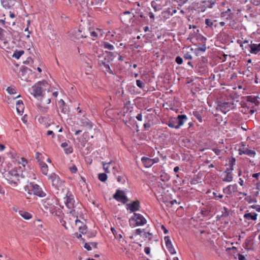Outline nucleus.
<instances>
[{"label": "nucleus", "mask_w": 260, "mask_h": 260, "mask_svg": "<svg viewBox=\"0 0 260 260\" xmlns=\"http://www.w3.org/2000/svg\"><path fill=\"white\" fill-rule=\"evenodd\" d=\"M3 176L8 183L14 187L17 186L20 183V175L15 169L5 171L3 173Z\"/></svg>", "instance_id": "nucleus-1"}, {"label": "nucleus", "mask_w": 260, "mask_h": 260, "mask_svg": "<svg viewBox=\"0 0 260 260\" xmlns=\"http://www.w3.org/2000/svg\"><path fill=\"white\" fill-rule=\"evenodd\" d=\"M234 100L232 99L219 100L216 102V109L217 111H220L225 114L231 110L234 109Z\"/></svg>", "instance_id": "nucleus-2"}, {"label": "nucleus", "mask_w": 260, "mask_h": 260, "mask_svg": "<svg viewBox=\"0 0 260 260\" xmlns=\"http://www.w3.org/2000/svg\"><path fill=\"white\" fill-rule=\"evenodd\" d=\"M48 85L47 82L43 80L36 83L29 89L30 93L36 98L43 97V87H46Z\"/></svg>", "instance_id": "nucleus-3"}, {"label": "nucleus", "mask_w": 260, "mask_h": 260, "mask_svg": "<svg viewBox=\"0 0 260 260\" xmlns=\"http://www.w3.org/2000/svg\"><path fill=\"white\" fill-rule=\"evenodd\" d=\"M130 226L134 228L142 226L147 223L146 218L141 214L134 213L133 216L128 220Z\"/></svg>", "instance_id": "nucleus-4"}, {"label": "nucleus", "mask_w": 260, "mask_h": 260, "mask_svg": "<svg viewBox=\"0 0 260 260\" xmlns=\"http://www.w3.org/2000/svg\"><path fill=\"white\" fill-rule=\"evenodd\" d=\"M199 30L198 29L196 32V55H198V52H205L206 50V41L207 38L201 34H198Z\"/></svg>", "instance_id": "nucleus-5"}, {"label": "nucleus", "mask_w": 260, "mask_h": 260, "mask_svg": "<svg viewBox=\"0 0 260 260\" xmlns=\"http://www.w3.org/2000/svg\"><path fill=\"white\" fill-rule=\"evenodd\" d=\"M198 122H196V131H199L198 135L199 137H203L206 133L207 128V119L201 118V116L196 118Z\"/></svg>", "instance_id": "nucleus-6"}, {"label": "nucleus", "mask_w": 260, "mask_h": 260, "mask_svg": "<svg viewBox=\"0 0 260 260\" xmlns=\"http://www.w3.org/2000/svg\"><path fill=\"white\" fill-rule=\"evenodd\" d=\"M215 0H200L196 2V11L203 12L207 8H212Z\"/></svg>", "instance_id": "nucleus-7"}, {"label": "nucleus", "mask_w": 260, "mask_h": 260, "mask_svg": "<svg viewBox=\"0 0 260 260\" xmlns=\"http://www.w3.org/2000/svg\"><path fill=\"white\" fill-rule=\"evenodd\" d=\"M189 127L188 129V133L191 134L190 137L191 138H192V139L186 138L183 140V141L184 143V146L185 147L193 150V147L195 144V141L194 140V136L193 135V132L192 131V129L190 128L191 126H193V124L192 122H189Z\"/></svg>", "instance_id": "nucleus-8"}, {"label": "nucleus", "mask_w": 260, "mask_h": 260, "mask_svg": "<svg viewBox=\"0 0 260 260\" xmlns=\"http://www.w3.org/2000/svg\"><path fill=\"white\" fill-rule=\"evenodd\" d=\"M113 198L118 202H121L125 204L128 201V199L126 196L123 190L117 189L114 194Z\"/></svg>", "instance_id": "nucleus-9"}, {"label": "nucleus", "mask_w": 260, "mask_h": 260, "mask_svg": "<svg viewBox=\"0 0 260 260\" xmlns=\"http://www.w3.org/2000/svg\"><path fill=\"white\" fill-rule=\"evenodd\" d=\"M134 13L132 14L130 11H125L120 13L119 16L121 22L125 25H128L133 20Z\"/></svg>", "instance_id": "nucleus-10"}, {"label": "nucleus", "mask_w": 260, "mask_h": 260, "mask_svg": "<svg viewBox=\"0 0 260 260\" xmlns=\"http://www.w3.org/2000/svg\"><path fill=\"white\" fill-rule=\"evenodd\" d=\"M49 180L52 181V185L55 188L58 189L59 187H61L64 181L60 179L59 177L55 173L51 174L48 177Z\"/></svg>", "instance_id": "nucleus-11"}, {"label": "nucleus", "mask_w": 260, "mask_h": 260, "mask_svg": "<svg viewBox=\"0 0 260 260\" xmlns=\"http://www.w3.org/2000/svg\"><path fill=\"white\" fill-rule=\"evenodd\" d=\"M30 187L31 188V192L35 196L39 197H44L46 196V193L43 191L42 188L37 184L34 182L30 183Z\"/></svg>", "instance_id": "nucleus-12"}, {"label": "nucleus", "mask_w": 260, "mask_h": 260, "mask_svg": "<svg viewBox=\"0 0 260 260\" xmlns=\"http://www.w3.org/2000/svg\"><path fill=\"white\" fill-rule=\"evenodd\" d=\"M66 200L64 202L66 206L69 209H73L75 206L74 197L71 192L68 191L66 194Z\"/></svg>", "instance_id": "nucleus-13"}, {"label": "nucleus", "mask_w": 260, "mask_h": 260, "mask_svg": "<svg viewBox=\"0 0 260 260\" xmlns=\"http://www.w3.org/2000/svg\"><path fill=\"white\" fill-rule=\"evenodd\" d=\"M73 36L77 39L86 38L87 37L88 32L83 31V28L79 27V28H75L72 32Z\"/></svg>", "instance_id": "nucleus-14"}, {"label": "nucleus", "mask_w": 260, "mask_h": 260, "mask_svg": "<svg viewBox=\"0 0 260 260\" xmlns=\"http://www.w3.org/2000/svg\"><path fill=\"white\" fill-rule=\"evenodd\" d=\"M246 102L250 106H257L260 104V98L258 96L249 95L246 97Z\"/></svg>", "instance_id": "nucleus-15"}, {"label": "nucleus", "mask_w": 260, "mask_h": 260, "mask_svg": "<svg viewBox=\"0 0 260 260\" xmlns=\"http://www.w3.org/2000/svg\"><path fill=\"white\" fill-rule=\"evenodd\" d=\"M126 209L129 210L130 212H133L139 211L140 208V202L139 200H137L132 202L131 203L126 204Z\"/></svg>", "instance_id": "nucleus-16"}, {"label": "nucleus", "mask_w": 260, "mask_h": 260, "mask_svg": "<svg viewBox=\"0 0 260 260\" xmlns=\"http://www.w3.org/2000/svg\"><path fill=\"white\" fill-rule=\"evenodd\" d=\"M133 17L135 20L138 21L139 23H144L145 24H149V20L147 18V16L146 14H144L141 11L140 13H138L137 15L133 14Z\"/></svg>", "instance_id": "nucleus-17"}, {"label": "nucleus", "mask_w": 260, "mask_h": 260, "mask_svg": "<svg viewBox=\"0 0 260 260\" xmlns=\"http://www.w3.org/2000/svg\"><path fill=\"white\" fill-rule=\"evenodd\" d=\"M106 0H87L86 5L88 7L92 6L94 9H101L104 2L106 3Z\"/></svg>", "instance_id": "nucleus-18"}, {"label": "nucleus", "mask_w": 260, "mask_h": 260, "mask_svg": "<svg viewBox=\"0 0 260 260\" xmlns=\"http://www.w3.org/2000/svg\"><path fill=\"white\" fill-rule=\"evenodd\" d=\"M207 108L205 106H203V105H201V106L199 105L198 108L196 109V118L201 116V118L207 119Z\"/></svg>", "instance_id": "nucleus-19"}, {"label": "nucleus", "mask_w": 260, "mask_h": 260, "mask_svg": "<svg viewBox=\"0 0 260 260\" xmlns=\"http://www.w3.org/2000/svg\"><path fill=\"white\" fill-rule=\"evenodd\" d=\"M165 4L163 1L161 0H155L151 2V6L154 9L155 11H158L161 10L163 6Z\"/></svg>", "instance_id": "nucleus-20"}, {"label": "nucleus", "mask_w": 260, "mask_h": 260, "mask_svg": "<svg viewBox=\"0 0 260 260\" xmlns=\"http://www.w3.org/2000/svg\"><path fill=\"white\" fill-rule=\"evenodd\" d=\"M208 72L207 66L205 64H199L196 66V73L200 75H205Z\"/></svg>", "instance_id": "nucleus-21"}, {"label": "nucleus", "mask_w": 260, "mask_h": 260, "mask_svg": "<svg viewBox=\"0 0 260 260\" xmlns=\"http://www.w3.org/2000/svg\"><path fill=\"white\" fill-rule=\"evenodd\" d=\"M257 217V214L254 212H249L247 210L245 212L243 217L245 219L247 220L255 221L256 220Z\"/></svg>", "instance_id": "nucleus-22"}, {"label": "nucleus", "mask_w": 260, "mask_h": 260, "mask_svg": "<svg viewBox=\"0 0 260 260\" xmlns=\"http://www.w3.org/2000/svg\"><path fill=\"white\" fill-rule=\"evenodd\" d=\"M254 237L250 236L246 238L244 243V248L247 250L252 249Z\"/></svg>", "instance_id": "nucleus-23"}, {"label": "nucleus", "mask_w": 260, "mask_h": 260, "mask_svg": "<svg viewBox=\"0 0 260 260\" xmlns=\"http://www.w3.org/2000/svg\"><path fill=\"white\" fill-rule=\"evenodd\" d=\"M248 48H249V52L251 54H256L260 51V43L258 44H248Z\"/></svg>", "instance_id": "nucleus-24"}, {"label": "nucleus", "mask_w": 260, "mask_h": 260, "mask_svg": "<svg viewBox=\"0 0 260 260\" xmlns=\"http://www.w3.org/2000/svg\"><path fill=\"white\" fill-rule=\"evenodd\" d=\"M106 57L104 58V59H99V65L100 66H103L106 69V71L111 75H114L113 71L111 69L109 63H107V61H106Z\"/></svg>", "instance_id": "nucleus-25"}, {"label": "nucleus", "mask_w": 260, "mask_h": 260, "mask_svg": "<svg viewBox=\"0 0 260 260\" xmlns=\"http://www.w3.org/2000/svg\"><path fill=\"white\" fill-rule=\"evenodd\" d=\"M52 201H51L49 199H46L43 202V206L45 209H49V211L52 212L55 209V206L52 203Z\"/></svg>", "instance_id": "nucleus-26"}, {"label": "nucleus", "mask_w": 260, "mask_h": 260, "mask_svg": "<svg viewBox=\"0 0 260 260\" xmlns=\"http://www.w3.org/2000/svg\"><path fill=\"white\" fill-rule=\"evenodd\" d=\"M59 108L61 110V113L66 114L69 111V107L64 102V101L61 99L58 102Z\"/></svg>", "instance_id": "nucleus-27"}, {"label": "nucleus", "mask_w": 260, "mask_h": 260, "mask_svg": "<svg viewBox=\"0 0 260 260\" xmlns=\"http://www.w3.org/2000/svg\"><path fill=\"white\" fill-rule=\"evenodd\" d=\"M237 190V185H228L226 187L223 188V191L227 194H231L232 192H235Z\"/></svg>", "instance_id": "nucleus-28"}, {"label": "nucleus", "mask_w": 260, "mask_h": 260, "mask_svg": "<svg viewBox=\"0 0 260 260\" xmlns=\"http://www.w3.org/2000/svg\"><path fill=\"white\" fill-rule=\"evenodd\" d=\"M80 123L82 126L86 127L88 129H91L93 127L92 122L86 118L81 119Z\"/></svg>", "instance_id": "nucleus-29"}, {"label": "nucleus", "mask_w": 260, "mask_h": 260, "mask_svg": "<svg viewBox=\"0 0 260 260\" xmlns=\"http://www.w3.org/2000/svg\"><path fill=\"white\" fill-rule=\"evenodd\" d=\"M104 52L106 55V57L107 63H110L111 62H112L114 58L116 57L115 52L109 51H105ZM115 53L119 54V53L116 52H115Z\"/></svg>", "instance_id": "nucleus-30"}, {"label": "nucleus", "mask_w": 260, "mask_h": 260, "mask_svg": "<svg viewBox=\"0 0 260 260\" xmlns=\"http://www.w3.org/2000/svg\"><path fill=\"white\" fill-rule=\"evenodd\" d=\"M255 153H256L254 150H250L247 148H243V149H242L241 148H240L239 149V154L240 155L244 154H246V155H249V156H251V155L254 156Z\"/></svg>", "instance_id": "nucleus-31"}, {"label": "nucleus", "mask_w": 260, "mask_h": 260, "mask_svg": "<svg viewBox=\"0 0 260 260\" xmlns=\"http://www.w3.org/2000/svg\"><path fill=\"white\" fill-rule=\"evenodd\" d=\"M176 119L178 122L177 126L180 127L183 124L185 120L187 119V117L184 114L178 115Z\"/></svg>", "instance_id": "nucleus-32"}, {"label": "nucleus", "mask_w": 260, "mask_h": 260, "mask_svg": "<svg viewBox=\"0 0 260 260\" xmlns=\"http://www.w3.org/2000/svg\"><path fill=\"white\" fill-rule=\"evenodd\" d=\"M15 0H1V3L5 9H10L14 5Z\"/></svg>", "instance_id": "nucleus-33"}, {"label": "nucleus", "mask_w": 260, "mask_h": 260, "mask_svg": "<svg viewBox=\"0 0 260 260\" xmlns=\"http://www.w3.org/2000/svg\"><path fill=\"white\" fill-rule=\"evenodd\" d=\"M24 109V104L22 100H19L16 103V110L18 114L22 115Z\"/></svg>", "instance_id": "nucleus-34"}, {"label": "nucleus", "mask_w": 260, "mask_h": 260, "mask_svg": "<svg viewBox=\"0 0 260 260\" xmlns=\"http://www.w3.org/2000/svg\"><path fill=\"white\" fill-rule=\"evenodd\" d=\"M141 161L145 168H149L153 165L150 158L143 157L141 158Z\"/></svg>", "instance_id": "nucleus-35"}, {"label": "nucleus", "mask_w": 260, "mask_h": 260, "mask_svg": "<svg viewBox=\"0 0 260 260\" xmlns=\"http://www.w3.org/2000/svg\"><path fill=\"white\" fill-rule=\"evenodd\" d=\"M209 213L210 211L207 209V208H201L200 213L198 214V218H201L208 216Z\"/></svg>", "instance_id": "nucleus-36"}, {"label": "nucleus", "mask_w": 260, "mask_h": 260, "mask_svg": "<svg viewBox=\"0 0 260 260\" xmlns=\"http://www.w3.org/2000/svg\"><path fill=\"white\" fill-rule=\"evenodd\" d=\"M131 11L134 12V14L137 15L138 13H140L141 9L140 3L139 2H135L133 4V7L131 9Z\"/></svg>", "instance_id": "nucleus-37"}, {"label": "nucleus", "mask_w": 260, "mask_h": 260, "mask_svg": "<svg viewBox=\"0 0 260 260\" xmlns=\"http://www.w3.org/2000/svg\"><path fill=\"white\" fill-rule=\"evenodd\" d=\"M39 165L41 168L42 173L44 175H47L48 171V168L47 164L44 161H40Z\"/></svg>", "instance_id": "nucleus-38"}, {"label": "nucleus", "mask_w": 260, "mask_h": 260, "mask_svg": "<svg viewBox=\"0 0 260 260\" xmlns=\"http://www.w3.org/2000/svg\"><path fill=\"white\" fill-rule=\"evenodd\" d=\"M177 121L176 118H171L168 121L167 125L171 128H175L176 129L179 128V127L177 126Z\"/></svg>", "instance_id": "nucleus-39"}, {"label": "nucleus", "mask_w": 260, "mask_h": 260, "mask_svg": "<svg viewBox=\"0 0 260 260\" xmlns=\"http://www.w3.org/2000/svg\"><path fill=\"white\" fill-rule=\"evenodd\" d=\"M249 106H250L247 102L243 103L241 104V109L240 111L244 114H248Z\"/></svg>", "instance_id": "nucleus-40"}, {"label": "nucleus", "mask_w": 260, "mask_h": 260, "mask_svg": "<svg viewBox=\"0 0 260 260\" xmlns=\"http://www.w3.org/2000/svg\"><path fill=\"white\" fill-rule=\"evenodd\" d=\"M187 0H171L172 3L174 6H177L178 9L179 7L183 5Z\"/></svg>", "instance_id": "nucleus-41"}, {"label": "nucleus", "mask_w": 260, "mask_h": 260, "mask_svg": "<svg viewBox=\"0 0 260 260\" xmlns=\"http://www.w3.org/2000/svg\"><path fill=\"white\" fill-rule=\"evenodd\" d=\"M20 215L25 219L28 220L32 218V215L26 211H19Z\"/></svg>", "instance_id": "nucleus-42"}, {"label": "nucleus", "mask_w": 260, "mask_h": 260, "mask_svg": "<svg viewBox=\"0 0 260 260\" xmlns=\"http://www.w3.org/2000/svg\"><path fill=\"white\" fill-rule=\"evenodd\" d=\"M102 46L106 49L109 50H113L114 49V46L108 42H103L102 44Z\"/></svg>", "instance_id": "nucleus-43"}, {"label": "nucleus", "mask_w": 260, "mask_h": 260, "mask_svg": "<svg viewBox=\"0 0 260 260\" xmlns=\"http://www.w3.org/2000/svg\"><path fill=\"white\" fill-rule=\"evenodd\" d=\"M142 236L143 238L147 239L149 241H151L153 238V234L150 233L149 231H144Z\"/></svg>", "instance_id": "nucleus-44"}, {"label": "nucleus", "mask_w": 260, "mask_h": 260, "mask_svg": "<svg viewBox=\"0 0 260 260\" xmlns=\"http://www.w3.org/2000/svg\"><path fill=\"white\" fill-rule=\"evenodd\" d=\"M226 174L225 176L222 178L223 182H231L233 180V177L232 174L229 173H225Z\"/></svg>", "instance_id": "nucleus-45"}, {"label": "nucleus", "mask_w": 260, "mask_h": 260, "mask_svg": "<svg viewBox=\"0 0 260 260\" xmlns=\"http://www.w3.org/2000/svg\"><path fill=\"white\" fill-rule=\"evenodd\" d=\"M111 231L114 235L115 238L118 239L119 241H120V239L122 238V235L120 234H118L114 228L111 227Z\"/></svg>", "instance_id": "nucleus-46"}, {"label": "nucleus", "mask_w": 260, "mask_h": 260, "mask_svg": "<svg viewBox=\"0 0 260 260\" xmlns=\"http://www.w3.org/2000/svg\"><path fill=\"white\" fill-rule=\"evenodd\" d=\"M177 10L173 8H168L166 11H164L165 14H168V16H171L173 14L176 13Z\"/></svg>", "instance_id": "nucleus-47"}, {"label": "nucleus", "mask_w": 260, "mask_h": 260, "mask_svg": "<svg viewBox=\"0 0 260 260\" xmlns=\"http://www.w3.org/2000/svg\"><path fill=\"white\" fill-rule=\"evenodd\" d=\"M107 175L105 173H100L98 175V179L102 182H105L107 180Z\"/></svg>", "instance_id": "nucleus-48"}, {"label": "nucleus", "mask_w": 260, "mask_h": 260, "mask_svg": "<svg viewBox=\"0 0 260 260\" xmlns=\"http://www.w3.org/2000/svg\"><path fill=\"white\" fill-rule=\"evenodd\" d=\"M24 53V51L23 50H16L13 53V57L18 59Z\"/></svg>", "instance_id": "nucleus-49"}, {"label": "nucleus", "mask_w": 260, "mask_h": 260, "mask_svg": "<svg viewBox=\"0 0 260 260\" xmlns=\"http://www.w3.org/2000/svg\"><path fill=\"white\" fill-rule=\"evenodd\" d=\"M216 20H214V21H212L211 19L206 18L205 20V23L206 25V27H210L211 28H212L214 22H216Z\"/></svg>", "instance_id": "nucleus-50"}, {"label": "nucleus", "mask_w": 260, "mask_h": 260, "mask_svg": "<svg viewBox=\"0 0 260 260\" xmlns=\"http://www.w3.org/2000/svg\"><path fill=\"white\" fill-rule=\"evenodd\" d=\"M20 72H21V75L22 76H24V75L28 72V71H30V72H31V70L29 68H27V67H25L24 66H22L21 68H20Z\"/></svg>", "instance_id": "nucleus-51"}, {"label": "nucleus", "mask_w": 260, "mask_h": 260, "mask_svg": "<svg viewBox=\"0 0 260 260\" xmlns=\"http://www.w3.org/2000/svg\"><path fill=\"white\" fill-rule=\"evenodd\" d=\"M146 16H149L150 18V21L149 22V23H152L154 22L155 20V16L154 14L152 12H147L146 13Z\"/></svg>", "instance_id": "nucleus-52"}, {"label": "nucleus", "mask_w": 260, "mask_h": 260, "mask_svg": "<svg viewBox=\"0 0 260 260\" xmlns=\"http://www.w3.org/2000/svg\"><path fill=\"white\" fill-rule=\"evenodd\" d=\"M101 52L100 53L99 52H96L95 56H96L98 58V63L99 64V59H104V58L106 57V56H104L105 52L103 51H101Z\"/></svg>", "instance_id": "nucleus-53"}, {"label": "nucleus", "mask_w": 260, "mask_h": 260, "mask_svg": "<svg viewBox=\"0 0 260 260\" xmlns=\"http://www.w3.org/2000/svg\"><path fill=\"white\" fill-rule=\"evenodd\" d=\"M88 34L89 33L91 37H92V40H95L98 37V34L95 31H91L90 28H89V31H87Z\"/></svg>", "instance_id": "nucleus-54"}, {"label": "nucleus", "mask_w": 260, "mask_h": 260, "mask_svg": "<svg viewBox=\"0 0 260 260\" xmlns=\"http://www.w3.org/2000/svg\"><path fill=\"white\" fill-rule=\"evenodd\" d=\"M87 226L85 224H83V226H80L79 228V231L82 234H86Z\"/></svg>", "instance_id": "nucleus-55"}, {"label": "nucleus", "mask_w": 260, "mask_h": 260, "mask_svg": "<svg viewBox=\"0 0 260 260\" xmlns=\"http://www.w3.org/2000/svg\"><path fill=\"white\" fill-rule=\"evenodd\" d=\"M126 179V177L124 175L118 176L117 178V181L122 184H124L125 182Z\"/></svg>", "instance_id": "nucleus-56"}, {"label": "nucleus", "mask_w": 260, "mask_h": 260, "mask_svg": "<svg viewBox=\"0 0 260 260\" xmlns=\"http://www.w3.org/2000/svg\"><path fill=\"white\" fill-rule=\"evenodd\" d=\"M223 211H222V215H221V216L224 217H228L229 215L228 209L225 207H223Z\"/></svg>", "instance_id": "nucleus-57"}, {"label": "nucleus", "mask_w": 260, "mask_h": 260, "mask_svg": "<svg viewBox=\"0 0 260 260\" xmlns=\"http://www.w3.org/2000/svg\"><path fill=\"white\" fill-rule=\"evenodd\" d=\"M207 94L205 92L204 95L203 96V97L201 98H198V101L199 102H201V105L204 104V105H205V102H207Z\"/></svg>", "instance_id": "nucleus-58"}, {"label": "nucleus", "mask_w": 260, "mask_h": 260, "mask_svg": "<svg viewBox=\"0 0 260 260\" xmlns=\"http://www.w3.org/2000/svg\"><path fill=\"white\" fill-rule=\"evenodd\" d=\"M164 240H165V241L166 243V247H168V246H171L172 242H171V241L170 240L169 236H165L164 237Z\"/></svg>", "instance_id": "nucleus-59"}, {"label": "nucleus", "mask_w": 260, "mask_h": 260, "mask_svg": "<svg viewBox=\"0 0 260 260\" xmlns=\"http://www.w3.org/2000/svg\"><path fill=\"white\" fill-rule=\"evenodd\" d=\"M236 164V159L233 157H231L229 159V165L230 167H234Z\"/></svg>", "instance_id": "nucleus-60"}, {"label": "nucleus", "mask_w": 260, "mask_h": 260, "mask_svg": "<svg viewBox=\"0 0 260 260\" xmlns=\"http://www.w3.org/2000/svg\"><path fill=\"white\" fill-rule=\"evenodd\" d=\"M82 242L84 243V247L87 249L88 251H90L91 250V247L89 244L85 242V240L84 239H82Z\"/></svg>", "instance_id": "nucleus-61"}, {"label": "nucleus", "mask_w": 260, "mask_h": 260, "mask_svg": "<svg viewBox=\"0 0 260 260\" xmlns=\"http://www.w3.org/2000/svg\"><path fill=\"white\" fill-rule=\"evenodd\" d=\"M7 91L10 94H14L16 93L15 88L12 87L11 86L7 88Z\"/></svg>", "instance_id": "nucleus-62"}, {"label": "nucleus", "mask_w": 260, "mask_h": 260, "mask_svg": "<svg viewBox=\"0 0 260 260\" xmlns=\"http://www.w3.org/2000/svg\"><path fill=\"white\" fill-rule=\"evenodd\" d=\"M37 107H38V108L39 109V110L42 112H43V113H46L48 111V107H43L40 104H38L37 105Z\"/></svg>", "instance_id": "nucleus-63"}, {"label": "nucleus", "mask_w": 260, "mask_h": 260, "mask_svg": "<svg viewBox=\"0 0 260 260\" xmlns=\"http://www.w3.org/2000/svg\"><path fill=\"white\" fill-rule=\"evenodd\" d=\"M136 84L139 88L142 89L145 86L144 83L140 80H136Z\"/></svg>", "instance_id": "nucleus-64"}]
</instances>
